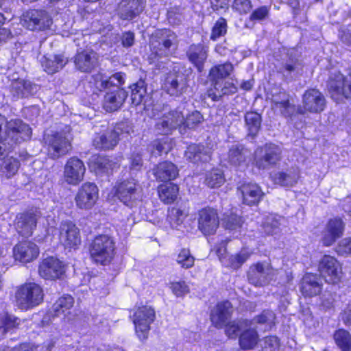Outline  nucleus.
Wrapping results in <instances>:
<instances>
[{"instance_id": "f257e3e1", "label": "nucleus", "mask_w": 351, "mask_h": 351, "mask_svg": "<svg viewBox=\"0 0 351 351\" xmlns=\"http://www.w3.org/2000/svg\"><path fill=\"white\" fill-rule=\"evenodd\" d=\"M234 71L232 63L227 62L213 66L209 72V78L213 88L208 90V95L214 101L219 100L222 96L235 93L237 86L231 82L224 81Z\"/></svg>"}, {"instance_id": "f03ea898", "label": "nucleus", "mask_w": 351, "mask_h": 351, "mask_svg": "<svg viewBox=\"0 0 351 351\" xmlns=\"http://www.w3.org/2000/svg\"><path fill=\"white\" fill-rule=\"evenodd\" d=\"M178 45L176 34L170 29L155 31L149 38L151 54L149 59L154 62L162 58L172 55Z\"/></svg>"}, {"instance_id": "7ed1b4c3", "label": "nucleus", "mask_w": 351, "mask_h": 351, "mask_svg": "<svg viewBox=\"0 0 351 351\" xmlns=\"http://www.w3.org/2000/svg\"><path fill=\"white\" fill-rule=\"evenodd\" d=\"M115 243L107 234H100L94 238L89 246V253L93 261L106 265L111 263L114 256Z\"/></svg>"}, {"instance_id": "20e7f679", "label": "nucleus", "mask_w": 351, "mask_h": 351, "mask_svg": "<svg viewBox=\"0 0 351 351\" xmlns=\"http://www.w3.org/2000/svg\"><path fill=\"white\" fill-rule=\"evenodd\" d=\"M44 293L42 287L34 282H27L16 289L15 301L21 310H29L39 305L43 300Z\"/></svg>"}, {"instance_id": "39448f33", "label": "nucleus", "mask_w": 351, "mask_h": 351, "mask_svg": "<svg viewBox=\"0 0 351 351\" xmlns=\"http://www.w3.org/2000/svg\"><path fill=\"white\" fill-rule=\"evenodd\" d=\"M44 139L51 158L57 159L63 156L72 149L69 131L53 132L46 134Z\"/></svg>"}, {"instance_id": "423d86ee", "label": "nucleus", "mask_w": 351, "mask_h": 351, "mask_svg": "<svg viewBox=\"0 0 351 351\" xmlns=\"http://www.w3.org/2000/svg\"><path fill=\"white\" fill-rule=\"evenodd\" d=\"M326 104L325 97L319 90L310 88L303 94L302 104L296 110L300 114H318L324 110Z\"/></svg>"}, {"instance_id": "0eeeda50", "label": "nucleus", "mask_w": 351, "mask_h": 351, "mask_svg": "<svg viewBox=\"0 0 351 351\" xmlns=\"http://www.w3.org/2000/svg\"><path fill=\"white\" fill-rule=\"evenodd\" d=\"M133 323L136 332L141 340L147 339L150 325L156 318V312L150 306H142L136 309L133 314Z\"/></svg>"}, {"instance_id": "6e6552de", "label": "nucleus", "mask_w": 351, "mask_h": 351, "mask_svg": "<svg viewBox=\"0 0 351 351\" xmlns=\"http://www.w3.org/2000/svg\"><path fill=\"white\" fill-rule=\"evenodd\" d=\"M281 149L274 144H266L256 151L255 165L261 169H269L281 159Z\"/></svg>"}, {"instance_id": "1a4fd4ad", "label": "nucleus", "mask_w": 351, "mask_h": 351, "mask_svg": "<svg viewBox=\"0 0 351 351\" xmlns=\"http://www.w3.org/2000/svg\"><path fill=\"white\" fill-rule=\"evenodd\" d=\"M86 170L84 162L77 157L73 156L67 160L64 167V179L70 185H77L84 180Z\"/></svg>"}, {"instance_id": "9d476101", "label": "nucleus", "mask_w": 351, "mask_h": 351, "mask_svg": "<svg viewBox=\"0 0 351 351\" xmlns=\"http://www.w3.org/2000/svg\"><path fill=\"white\" fill-rule=\"evenodd\" d=\"M318 270L328 283L335 284L340 280L341 265L333 256L324 255L319 261Z\"/></svg>"}, {"instance_id": "9b49d317", "label": "nucleus", "mask_w": 351, "mask_h": 351, "mask_svg": "<svg viewBox=\"0 0 351 351\" xmlns=\"http://www.w3.org/2000/svg\"><path fill=\"white\" fill-rule=\"evenodd\" d=\"M32 136V130L29 125L20 119H12L8 121L4 132V137L10 138L13 144H18L28 140Z\"/></svg>"}, {"instance_id": "f8f14e48", "label": "nucleus", "mask_w": 351, "mask_h": 351, "mask_svg": "<svg viewBox=\"0 0 351 351\" xmlns=\"http://www.w3.org/2000/svg\"><path fill=\"white\" fill-rule=\"evenodd\" d=\"M40 215V212L37 209L18 214L15 219V227L17 232L23 237L31 236Z\"/></svg>"}, {"instance_id": "ddd939ff", "label": "nucleus", "mask_w": 351, "mask_h": 351, "mask_svg": "<svg viewBox=\"0 0 351 351\" xmlns=\"http://www.w3.org/2000/svg\"><path fill=\"white\" fill-rule=\"evenodd\" d=\"M98 188L94 183H84L75 195L76 206L80 209H90L98 199Z\"/></svg>"}, {"instance_id": "4468645a", "label": "nucleus", "mask_w": 351, "mask_h": 351, "mask_svg": "<svg viewBox=\"0 0 351 351\" xmlns=\"http://www.w3.org/2000/svg\"><path fill=\"white\" fill-rule=\"evenodd\" d=\"M21 24L30 30H40L49 27L51 19L44 10H31L23 14Z\"/></svg>"}, {"instance_id": "2eb2a0df", "label": "nucleus", "mask_w": 351, "mask_h": 351, "mask_svg": "<svg viewBox=\"0 0 351 351\" xmlns=\"http://www.w3.org/2000/svg\"><path fill=\"white\" fill-rule=\"evenodd\" d=\"M219 226V219L215 209L207 207L198 213V229L204 235H211L216 232Z\"/></svg>"}, {"instance_id": "dca6fc26", "label": "nucleus", "mask_w": 351, "mask_h": 351, "mask_svg": "<svg viewBox=\"0 0 351 351\" xmlns=\"http://www.w3.org/2000/svg\"><path fill=\"white\" fill-rule=\"evenodd\" d=\"M60 242L66 248H76L81 243L80 230L70 221H62L59 228Z\"/></svg>"}, {"instance_id": "f3484780", "label": "nucleus", "mask_w": 351, "mask_h": 351, "mask_svg": "<svg viewBox=\"0 0 351 351\" xmlns=\"http://www.w3.org/2000/svg\"><path fill=\"white\" fill-rule=\"evenodd\" d=\"M345 223L340 217L330 219L323 232L322 241L325 246L332 245L337 239L343 235Z\"/></svg>"}, {"instance_id": "a211bd4d", "label": "nucleus", "mask_w": 351, "mask_h": 351, "mask_svg": "<svg viewBox=\"0 0 351 351\" xmlns=\"http://www.w3.org/2000/svg\"><path fill=\"white\" fill-rule=\"evenodd\" d=\"M38 271L43 278L54 280L60 278L64 274V267L58 259L48 257L42 261Z\"/></svg>"}, {"instance_id": "6ab92c4d", "label": "nucleus", "mask_w": 351, "mask_h": 351, "mask_svg": "<svg viewBox=\"0 0 351 351\" xmlns=\"http://www.w3.org/2000/svg\"><path fill=\"white\" fill-rule=\"evenodd\" d=\"M15 260L21 263H29L37 258L39 248L31 241H23L16 244L13 248Z\"/></svg>"}, {"instance_id": "aec40b11", "label": "nucleus", "mask_w": 351, "mask_h": 351, "mask_svg": "<svg viewBox=\"0 0 351 351\" xmlns=\"http://www.w3.org/2000/svg\"><path fill=\"white\" fill-rule=\"evenodd\" d=\"M232 306L229 301L218 303L211 311L210 320L217 328L224 327L231 317Z\"/></svg>"}, {"instance_id": "412c9836", "label": "nucleus", "mask_w": 351, "mask_h": 351, "mask_svg": "<svg viewBox=\"0 0 351 351\" xmlns=\"http://www.w3.org/2000/svg\"><path fill=\"white\" fill-rule=\"evenodd\" d=\"M186 87V79L182 73H169L163 84L164 90L171 96L180 95Z\"/></svg>"}, {"instance_id": "4be33fe9", "label": "nucleus", "mask_w": 351, "mask_h": 351, "mask_svg": "<svg viewBox=\"0 0 351 351\" xmlns=\"http://www.w3.org/2000/svg\"><path fill=\"white\" fill-rule=\"evenodd\" d=\"M144 0H122L118 6V15L123 20H132L144 9Z\"/></svg>"}, {"instance_id": "5701e85b", "label": "nucleus", "mask_w": 351, "mask_h": 351, "mask_svg": "<svg viewBox=\"0 0 351 351\" xmlns=\"http://www.w3.org/2000/svg\"><path fill=\"white\" fill-rule=\"evenodd\" d=\"M328 90L332 97L339 99V96L351 97V78H344L341 75L336 76L328 82Z\"/></svg>"}, {"instance_id": "b1692460", "label": "nucleus", "mask_w": 351, "mask_h": 351, "mask_svg": "<svg viewBox=\"0 0 351 351\" xmlns=\"http://www.w3.org/2000/svg\"><path fill=\"white\" fill-rule=\"evenodd\" d=\"M137 183L133 178L124 180L116 186V195L121 202L129 205L136 199Z\"/></svg>"}, {"instance_id": "393cba45", "label": "nucleus", "mask_w": 351, "mask_h": 351, "mask_svg": "<svg viewBox=\"0 0 351 351\" xmlns=\"http://www.w3.org/2000/svg\"><path fill=\"white\" fill-rule=\"evenodd\" d=\"M119 133L116 129H107L95 136L93 145L101 149H110L114 147L119 141Z\"/></svg>"}, {"instance_id": "a878e982", "label": "nucleus", "mask_w": 351, "mask_h": 351, "mask_svg": "<svg viewBox=\"0 0 351 351\" xmlns=\"http://www.w3.org/2000/svg\"><path fill=\"white\" fill-rule=\"evenodd\" d=\"M271 107L287 117L295 112V106L289 102V97L285 91L273 92L271 96Z\"/></svg>"}, {"instance_id": "bb28decb", "label": "nucleus", "mask_w": 351, "mask_h": 351, "mask_svg": "<svg viewBox=\"0 0 351 351\" xmlns=\"http://www.w3.org/2000/svg\"><path fill=\"white\" fill-rule=\"evenodd\" d=\"M74 62L79 71L91 72L97 65V53L91 49L82 50L75 55Z\"/></svg>"}, {"instance_id": "cd10ccee", "label": "nucleus", "mask_w": 351, "mask_h": 351, "mask_svg": "<svg viewBox=\"0 0 351 351\" xmlns=\"http://www.w3.org/2000/svg\"><path fill=\"white\" fill-rule=\"evenodd\" d=\"M132 104L137 106L143 104L144 109L147 110L152 105L151 98L147 93L145 83L143 80H138L130 86Z\"/></svg>"}, {"instance_id": "c85d7f7f", "label": "nucleus", "mask_w": 351, "mask_h": 351, "mask_svg": "<svg viewBox=\"0 0 351 351\" xmlns=\"http://www.w3.org/2000/svg\"><path fill=\"white\" fill-rule=\"evenodd\" d=\"M211 149L202 144H192L187 147L184 156L187 160L197 163L208 162L210 159Z\"/></svg>"}, {"instance_id": "c756f323", "label": "nucleus", "mask_w": 351, "mask_h": 351, "mask_svg": "<svg viewBox=\"0 0 351 351\" xmlns=\"http://www.w3.org/2000/svg\"><path fill=\"white\" fill-rule=\"evenodd\" d=\"M239 191L242 195L243 202L247 205L256 204L264 196V193L261 187L254 183L242 184Z\"/></svg>"}, {"instance_id": "7c9ffc66", "label": "nucleus", "mask_w": 351, "mask_h": 351, "mask_svg": "<svg viewBox=\"0 0 351 351\" xmlns=\"http://www.w3.org/2000/svg\"><path fill=\"white\" fill-rule=\"evenodd\" d=\"M152 172L156 179L161 182L174 180L178 175L177 167L171 162L168 161L157 165L153 168Z\"/></svg>"}, {"instance_id": "2f4dec72", "label": "nucleus", "mask_w": 351, "mask_h": 351, "mask_svg": "<svg viewBox=\"0 0 351 351\" xmlns=\"http://www.w3.org/2000/svg\"><path fill=\"white\" fill-rule=\"evenodd\" d=\"M128 97V93L123 89H117L106 94L103 106L107 112L117 110Z\"/></svg>"}, {"instance_id": "473e14b6", "label": "nucleus", "mask_w": 351, "mask_h": 351, "mask_svg": "<svg viewBox=\"0 0 351 351\" xmlns=\"http://www.w3.org/2000/svg\"><path fill=\"white\" fill-rule=\"evenodd\" d=\"M250 156V150L243 145H234L229 149L227 160L232 166L241 167L246 165Z\"/></svg>"}, {"instance_id": "72a5a7b5", "label": "nucleus", "mask_w": 351, "mask_h": 351, "mask_svg": "<svg viewBox=\"0 0 351 351\" xmlns=\"http://www.w3.org/2000/svg\"><path fill=\"white\" fill-rule=\"evenodd\" d=\"M276 315L269 310L263 311L260 315L256 316L252 320L245 319L243 324L248 326V328H254L256 330L263 327V330H267L274 324Z\"/></svg>"}, {"instance_id": "f704fd0d", "label": "nucleus", "mask_w": 351, "mask_h": 351, "mask_svg": "<svg viewBox=\"0 0 351 351\" xmlns=\"http://www.w3.org/2000/svg\"><path fill=\"white\" fill-rule=\"evenodd\" d=\"M189 61L201 72L207 58V49L202 45H193L186 52Z\"/></svg>"}, {"instance_id": "c9c22d12", "label": "nucleus", "mask_w": 351, "mask_h": 351, "mask_svg": "<svg viewBox=\"0 0 351 351\" xmlns=\"http://www.w3.org/2000/svg\"><path fill=\"white\" fill-rule=\"evenodd\" d=\"M318 277L313 274H306L301 282V292L304 296H315L322 290L321 284L318 282Z\"/></svg>"}, {"instance_id": "e433bc0d", "label": "nucleus", "mask_w": 351, "mask_h": 351, "mask_svg": "<svg viewBox=\"0 0 351 351\" xmlns=\"http://www.w3.org/2000/svg\"><path fill=\"white\" fill-rule=\"evenodd\" d=\"M37 91V86L29 81L19 79L14 81L11 85V92L18 98L27 97Z\"/></svg>"}, {"instance_id": "4c0bfd02", "label": "nucleus", "mask_w": 351, "mask_h": 351, "mask_svg": "<svg viewBox=\"0 0 351 351\" xmlns=\"http://www.w3.org/2000/svg\"><path fill=\"white\" fill-rule=\"evenodd\" d=\"M299 177V171L294 169L278 171L271 175L274 182L283 186H293L298 182Z\"/></svg>"}, {"instance_id": "58836bf2", "label": "nucleus", "mask_w": 351, "mask_h": 351, "mask_svg": "<svg viewBox=\"0 0 351 351\" xmlns=\"http://www.w3.org/2000/svg\"><path fill=\"white\" fill-rule=\"evenodd\" d=\"M124 76L123 73H116L109 77L97 74L95 75V86L100 91L112 86H119L123 84Z\"/></svg>"}, {"instance_id": "ea45409f", "label": "nucleus", "mask_w": 351, "mask_h": 351, "mask_svg": "<svg viewBox=\"0 0 351 351\" xmlns=\"http://www.w3.org/2000/svg\"><path fill=\"white\" fill-rule=\"evenodd\" d=\"M269 267L262 263H256L250 267L248 272L250 282L256 287L263 286L266 283V276L268 274Z\"/></svg>"}, {"instance_id": "a19ab883", "label": "nucleus", "mask_w": 351, "mask_h": 351, "mask_svg": "<svg viewBox=\"0 0 351 351\" xmlns=\"http://www.w3.org/2000/svg\"><path fill=\"white\" fill-rule=\"evenodd\" d=\"M41 62L45 71L53 74L62 69L67 63V60L62 56L53 55L44 56Z\"/></svg>"}, {"instance_id": "79ce46f5", "label": "nucleus", "mask_w": 351, "mask_h": 351, "mask_svg": "<svg viewBox=\"0 0 351 351\" xmlns=\"http://www.w3.org/2000/svg\"><path fill=\"white\" fill-rule=\"evenodd\" d=\"M178 190V186L176 184L169 183L160 185L158 187V193L161 201L165 204H171L176 199Z\"/></svg>"}, {"instance_id": "37998d69", "label": "nucleus", "mask_w": 351, "mask_h": 351, "mask_svg": "<svg viewBox=\"0 0 351 351\" xmlns=\"http://www.w3.org/2000/svg\"><path fill=\"white\" fill-rule=\"evenodd\" d=\"M243 332L239 338V343L241 348L250 350L253 348L258 343V335L256 330L254 328L243 329Z\"/></svg>"}, {"instance_id": "c03bdc74", "label": "nucleus", "mask_w": 351, "mask_h": 351, "mask_svg": "<svg viewBox=\"0 0 351 351\" xmlns=\"http://www.w3.org/2000/svg\"><path fill=\"white\" fill-rule=\"evenodd\" d=\"M74 299L71 295H65L60 298L53 305V311L56 316L69 314L70 309L73 307Z\"/></svg>"}, {"instance_id": "a18cd8bd", "label": "nucleus", "mask_w": 351, "mask_h": 351, "mask_svg": "<svg viewBox=\"0 0 351 351\" xmlns=\"http://www.w3.org/2000/svg\"><path fill=\"white\" fill-rule=\"evenodd\" d=\"M333 339L341 351H351V335L348 331L344 329L337 330L333 335Z\"/></svg>"}, {"instance_id": "49530a36", "label": "nucleus", "mask_w": 351, "mask_h": 351, "mask_svg": "<svg viewBox=\"0 0 351 351\" xmlns=\"http://www.w3.org/2000/svg\"><path fill=\"white\" fill-rule=\"evenodd\" d=\"M245 121L249 134L256 135L261 126V117L256 112H247L245 115Z\"/></svg>"}, {"instance_id": "de8ad7c7", "label": "nucleus", "mask_w": 351, "mask_h": 351, "mask_svg": "<svg viewBox=\"0 0 351 351\" xmlns=\"http://www.w3.org/2000/svg\"><path fill=\"white\" fill-rule=\"evenodd\" d=\"M54 344L52 340L41 345L25 342L14 347L12 351H51Z\"/></svg>"}, {"instance_id": "09e8293b", "label": "nucleus", "mask_w": 351, "mask_h": 351, "mask_svg": "<svg viewBox=\"0 0 351 351\" xmlns=\"http://www.w3.org/2000/svg\"><path fill=\"white\" fill-rule=\"evenodd\" d=\"M20 166V161L17 158L14 157L8 158L2 164V175L7 179H10L17 173Z\"/></svg>"}, {"instance_id": "8fccbe9b", "label": "nucleus", "mask_w": 351, "mask_h": 351, "mask_svg": "<svg viewBox=\"0 0 351 351\" xmlns=\"http://www.w3.org/2000/svg\"><path fill=\"white\" fill-rule=\"evenodd\" d=\"M281 217L276 215L267 216L263 223V229L267 234H275L280 231Z\"/></svg>"}, {"instance_id": "3c124183", "label": "nucleus", "mask_w": 351, "mask_h": 351, "mask_svg": "<svg viewBox=\"0 0 351 351\" xmlns=\"http://www.w3.org/2000/svg\"><path fill=\"white\" fill-rule=\"evenodd\" d=\"M205 182L210 188L219 187L224 182L222 171L219 169H214L209 171L206 175Z\"/></svg>"}, {"instance_id": "603ef678", "label": "nucleus", "mask_w": 351, "mask_h": 351, "mask_svg": "<svg viewBox=\"0 0 351 351\" xmlns=\"http://www.w3.org/2000/svg\"><path fill=\"white\" fill-rule=\"evenodd\" d=\"M176 262L182 268L189 269L194 265L195 258L191 255L189 249L183 248L178 253Z\"/></svg>"}, {"instance_id": "864d4df0", "label": "nucleus", "mask_w": 351, "mask_h": 351, "mask_svg": "<svg viewBox=\"0 0 351 351\" xmlns=\"http://www.w3.org/2000/svg\"><path fill=\"white\" fill-rule=\"evenodd\" d=\"M186 217V214L178 208L173 207L168 210L167 219L173 228L180 225Z\"/></svg>"}, {"instance_id": "5fc2aeb1", "label": "nucleus", "mask_w": 351, "mask_h": 351, "mask_svg": "<svg viewBox=\"0 0 351 351\" xmlns=\"http://www.w3.org/2000/svg\"><path fill=\"white\" fill-rule=\"evenodd\" d=\"M162 115L167 121H169L168 122L173 130L182 126V123H184V114L181 111L174 110L166 112Z\"/></svg>"}, {"instance_id": "6e6d98bb", "label": "nucleus", "mask_w": 351, "mask_h": 351, "mask_svg": "<svg viewBox=\"0 0 351 351\" xmlns=\"http://www.w3.org/2000/svg\"><path fill=\"white\" fill-rule=\"evenodd\" d=\"M203 121L204 117L202 114L199 111L195 110L189 114L186 118L184 117L182 125L184 128H195Z\"/></svg>"}, {"instance_id": "4d7b16f0", "label": "nucleus", "mask_w": 351, "mask_h": 351, "mask_svg": "<svg viewBox=\"0 0 351 351\" xmlns=\"http://www.w3.org/2000/svg\"><path fill=\"white\" fill-rule=\"evenodd\" d=\"M245 321L241 320L238 322H232L230 323L226 324L224 326H226V334L229 337L234 338L237 335V333L240 330H243L245 328H248V326H245V324H243V322Z\"/></svg>"}, {"instance_id": "13d9d810", "label": "nucleus", "mask_w": 351, "mask_h": 351, "mask_svg": "<svg viewBox=\"0 0 351 351\" xmlns=\"http://www.w3.org/2000/svg\"><path fill=\"white\" fill-rule=\"evenodd\" d=\"M226 21L223 18H220L216 21L213 27L212 33L210 34V39L215 40L219 37L223 36L226 33Z\"/></svg>"}, {"instance_id": "bf43d9fd", "label": "nucleus", "mask_w": 351, "mask_h": 351, "mask_svg": "<svg viewBox=\"0 0 351 351\" xmlns=\"http://www.w3.org/2000/svg\"><path fill=\"white\" fill-rule=\"evenodd\" d=\"M250 257V254L247 252H241L235 255L229 257L228 265L234 269L239 268Z\"/></svg>"}, {"instance_id": "052dcab7", "label": "nucleus", "mask_w": 351, "mask_h": 351, "mask_svg": "<svg viewBox=\"0 0 351 351\" xmlns=\"http://www.w3.org/2000/svg\"><path fill=\"white\" fill-rule=\"evenodd\" d=\"M19 319L11 315H6L0 320V331L3 333L19 325Z\"/></svg>"}, {"instance_id": "680f3d73", "label": "nucleus", "mask_w": 351, "mask_h": 351, "mask_svg": "<svg viewBox=\"0 0 351 351\" xmlns=\"http://www.w3.org/2000/svg\"><path fill=\"white\" fill-rule=\"evenodd\" d=\"M168 121L163 115L159 118L155 125V130L158 134L167 135L174 130Z\"/></svg>"}, {"instance_id": "e2e57ef3", "label": "nucleus", "mask_w": 351, "mask_h": 351, "mask_svg": "<svg viewBox=\"0 0 351 351\" xmlns=\"http://www.w3.org/2000/svg\"><path fill=\"white\" fill-rule=\"evenodd\" d=\"M242 220L241 217L235 214L226 215L223 218V225L226 229L234 230L241 227Z\"/></svg>"}, {"instance_id": "0e129e2a", "label": "nucleus", "mask_w": 351, "mask_h": 351, "mask_svg": "<svg viewBox=\"0 0 351 351\" xmlns=\"http://www.w3.org/2000/svg\"><path fill=\"white\" fill-rule=\"evenodd\" d=\"M337 253L341 256L351 255V238H344L340 241L335 248Z\"/></svg>"}, {"instance_id": "69168bd1", "label": "nucleus", "mask_w": 351, "mask_h": 351, "mask_svg": "<svg viewBox=\"0 0 351 351\" xmlns=\"http://www.w3.org/2000/svg\"><path fill=\"white\" fill-rule=\"evenodd\" d=\"M171 289L176 296H182L189 291V287L184 282H175L171 283Z\"/></svg>"}, {"instance_id": "338daca9", "label": "nucleus", "mask_w": 351, "mask_h": 351, "mask_svg": "<svg viewBox=\"0 0 351 351\" xmlns=\"http://www.w3.org/2000/svg\"><path fill=\"white\" fill-rule=\"evenodd\" d=\"M278 339L275 336L265 337L264 340V350L265 351H276L279 348Z\"/></svg>"}, {"instance_id": "774afa93", "label": "nucleus", "mask_w": 351, "mask_h": 351, "mask_svg": "<svg viewBox=\"0 0 351 351\" xmlns=\"http://www.w3.org/2000/svg\"><path fill=\"white\" fill-rule=\"evenodd\" d=\"M155 150L153 151V154L156 155H161L162 153H167L170 149L169 144L166 141L162 140L156 141L153 145Z\"/></svg>"}]
</instances>
